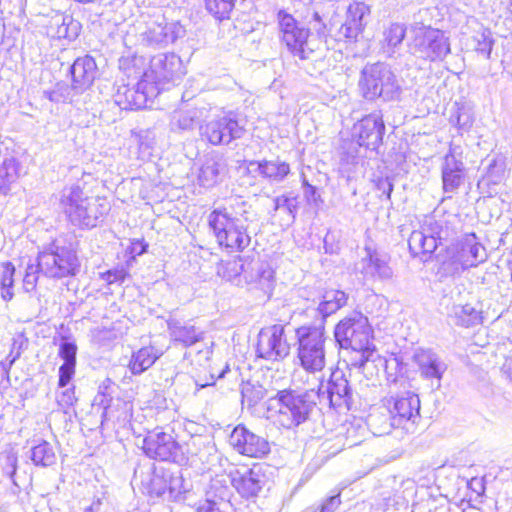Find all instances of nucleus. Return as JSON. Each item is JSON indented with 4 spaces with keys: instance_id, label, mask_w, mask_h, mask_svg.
<instances>
[{
    "instance_id": "f257e3e1",
    "label": "nucleus",
    "mask_w": 512,
    "mask_h": 512,
    "mask_svg": "<svg viewBox=\"0 0 512 512\" xmlns=\"http://www.w3.org/2000/svg\"><path fill=\"white\" fill-rule=\"evenodd\" d=\"M239 209L229 211L227 207L212 210L208 216V224L218 244L229 252L243 251L250 245L251 237L244 222L249 221L247 204L239 202Z\"/></svg>"
},
{
    "instance_id": "f03ea898",
    "label": "nucleus",
    "mask_w": 512,
    "mask_h": 512,
    "mask_svg": "<svg viewBox=\"0 0 512 512\" xmlns=\"http://www.w3.org/2000/svg\"><path fill=\"white\" fill-rule=\"evenodd\" d=\"M60 207L69 221L80 228L96 227L99 220L109 211L105 199L89 197L75 185L63 188L60 194Z\"/></svg>"
},
{
    "instance_id": "7ed1b4c3",
    "label": "nucleus",
    "mask_w": 512,
    "mask_h": 512,
    "mask_svg": "<svg viewBox=\"0 0 512 512\" xmlns=\"http://www.w3.org/2000/svg\"><path fill=\"white\" fill-rule=\"evenodd\" d=\"M297 339V359L303 371L295 370L293 373V382L301 374L316 375L320 373L326 365V335L324 327L301 326L296 329Z\"/></svg>"
},
{
    "instance_id": "20e7f679",
    "label": "nucleus",
    "mask_w": 512,
    "mask_h": 512,
    "mask_svg": "<svg viewBox=\"0 0 512 512\" xmlns=\"http://www.w3.org/2000/svg\"><path fill=\"white\" fill-rule=\"evenodd\" d=\"M359 89L366 100L381 98L392 101L400 95V85L392 70L384 63L367 64L361 71Z\"/></svg>"
},
{
    "instance_id": "39448f33",
    "label": "nucleus",
    "mask_w": 512,
    "mask_h": 512,
    "mask_svg": "<svg viewBox=\"0 0 512 512\" xmlns=\"http://www.w3.org/2000/svg\"><path fill=\"white\" fill-rule=\"evenodd\" d=\"M278 411L275 422L281 427L292 429L306 422L316 405L317 394L314 389L303 393L282 390L277 393Z\"/></svg>"
},
{
    "instance_id": "423d86ee",
    "label": "nucleus",
    "mask_w": 512,
    "mask_h": 512,
    "mask_svg": "<svg viewBox=\"0 0 512 512\" xmlns=\"http://www.w3.org/2000/svg\"><path fill=\"white\" fill-rule=\"evenodd\" d=\"M277 19L281 44L294 57L301 60L309 59L314 52L308 41L310 30L285 11H279Z\"/></svg>"
},
{
    "instance_id": "0eeeda50",
    "label": "nucleus",
    "mask_w": 512,
    "mask_h": 512,
    "mask_svg": "<svg viewBox=\"0 0 512 512\" xmlns=\"http://www.w3.org/2000/svg\"><path fill=\"white\" fill-rule=\"evenodd\" d=\"M336 342L344 349H364L372 345V329L368 318L361 313L341 320L335 327Z\"/></svg>"
},
{
    "instance_id": "6e6552de",
    "label": "nucleus",
    "mask_w": 512,
    "mask_h": 512,
    "mask_svg": "<svg viewBox=\"0 0 512 512\" xmlns=\"http://www.w3.org/2000/svg\"><path fill=\"white\" fill-rule=\"evenodd\" d=\"M411 45L413 53L429 61H441L450 52V42L445 32L431 28L420 27L415 29Z\"/></svg>"
},
{
    "instance_id": "1a4fd4ad",
    "label": "nucleus",
    "mask_w": 512,
    "mask_h": 512,
    "mask_svg": "<svg viewBox=\"0 0 512 512\" xmlns=\"http://www.w3.org/2000/svg\"><path fill=\"white\" fill-rule=\"evenodd\" d=\"M37 264L43 275L58 279L76 275L79 268L76 253L66 247H56L40 252Z\"/></svg>"
},
{
    "instance_id": "9d476101",
    "label": "nucleus",
    "mask_w": 512,
    "mask_h": 512,
    "mask_svg": "<svg viewBox=\"0 0 512 512\" xmlns=\"http://www.w3.org/2000/svg\"><path fill=\"white\" fill-rule=\"evenodd\" d=\"M201 135L212 145H228L245 134L244 123L229 112L218 116L201 126Z\"/></svg>"
},
{
    "instance_id": "9b49d317",
    "label": "nucleus",
    "mask_w": 512,
    "mask_h": 512,
    "mask_svg": "<svg viewBox=\"0 0 512 512\" xmlns=\"http://www.w3.org/2000/svg\"><path fill=\"white\" fill-rule=\"evenodd\" d=\"M317 399L325 402L333 408H345L349 410L352 405V388L345 374L341 370L333 371L326 384L320 382L318 390L315 391Z\"/></svg>"
},
{
    "instance_id": "f8f14e48",
    "label": "nucleus",
    "mask_w": 512,
    "mask_h": 512,
    "mask_svg": "<svg viewBox=\"0 0 512 512\" xmlns=\"http://www.w3.org/2000/svg\"><path fill=\"white\" fill-rule=\"evenodd\" d=\"M256 352L258 357L270 361L285 359L290 353V344L286 338L285 327L275 324L262 328L258 334Z\"/></svg>"
},
{
    "instance_id": "ddd939ff",
    "label": "nucleus",
    "mask_w": 512,
    "mask_h": 512,
    "mask_svg": "<svg viewBox=\"0 0 512 512\" xmlns=\"http://www.w3.org/2000/svg\"><path fill=\"white\" fill-rule=\"evenodd\" d=\"M229 445L238 454L251 458H263L271 451L270 443L265 437L243 424L234 427L229 436Z\"/></svg>"
},
{
    "instance_id": "4468645a",
    "label": "nucleus",
    "mask_w": 512,
    "mask_h": 512,
    "mask_svg": "<svg viewBox=\"0 0 512 512\" xmlns=\"http://www.w3.org/2000/svg\"><path fill=\"white\" fill-rule=\"evenodd\" d=\"M181 60L175 54H158L152 57L149 69L143 74L148 84L159 88L165 83L174 82L181 75Z\"/></svg>"
},
{
    "instance_id": "2eb2a0df",
    "label": "nucleus",
    "mask_w": 512,
    "mask_h": 512,
    "mask_svg": "<svg viewBox=\"0 0 512 512\" xmlns=\"http://www.w3.org/2000/svg\"><path fill=\"white\" fill-rule=\"evenodd\" d=\"M159 94V88L148 84L142 76L141 80L134 86L122 85L117 88L114 95L115 103L125 110H138L145 108L148 100Z\"/></svg>"
},
{
    "instance_id": "dca6fc26",
    "label": "nucleus",
    "mask_w": 512,
    "mask_h": 512,
    "mask_svg": "<svg viewBox=\"0 0 512 512\" xmlns=\"http://www.w3.org/2000/svg\"><path fill=\"white\" fill-rule=\"evenodd\" d=\"M142 449L149 458L161 461H176L180 453V446L173 435L159 429L148 432Z\"/></svg>"
},
{
    "instance_id": "f3484780",
    "label": "nucleus",
    "mask_w": 512,
    "mask_h": 512,
    "mask_svg": "<svg viewBox=\"0 0 512 512\" xmlns=\"http://www.w3.org/2000/svg\"><path fill=\"white\" fill-rule=\"evenodd\" d=\"M183 34L184 28L179 23L150 21L139 31L138 42L144 46H164Z\"/></svg>"
},
{
    "instance_id": "a211bd4d",
    "label": "nucleus",
    "mask_w": 512,
    "mask_h": 512,
    "mask_svg": "<svg viewBox=\"0 0 512 512\" xmlns=\"http://www.w3.org/2000/svg\"><path fill=\"white\" fill-rule=\"evenodd\" d=\"M385 125L379 113H371L354 124L352 137L358 146H364L371 151L376 150L382 142Z\"/></svg>"
},
{
    "instance_id": "6ab92c4d",
    "label": "nucleus",
    "mask_w": 512,
    "mask_h": 512,
    "mask_svg": "<svg viewBox=\"0 0 512 512\" xmlns=\"http://www.w3.org/2000/svg\"><path fill=\"white\" fill-rule=\"evenodd\" d=\"M144 487L150 497L175 500L182 493V478L165 469H154Z\"/></svg>"
},
{
    "instance_id": "aec40b11",
    "label": "nucleus",
    "mask_w": 512,
    "mask_h": 512,
    "mask_svg": "<svg viewBox=\"0 0 512 512\" xmlns=\"http://www.w3.org/2000/svg\"><path fill=\"white\" fill-rule=\"evenodd\" d=\"M452 259L465 270L483 263L487 259L485 247L474 233L466 234L453 248Z\"/></svg>"
},
{
    "instance_id": "412c9836",
    "label": "nucleus",
    "mask_w": 512,
    "mask_h": 512,
    "mask_svg": "<svg viewBox=\"0 0 512 512\" xmlns=\"http://www.w3.org/2000/svg\"><path fill=\"white\" fill-rule=\"evenodd\" d=\"M370 6L361 1L350 3L346 9L345 20L338 30L341 38L356 41L365 29V17L370 14Z\"/></svg>"
},
{
    "instance_id": "4be33fe9",
    "label": "nucleus",
    "mask_w": 512,
    "mask_h": 512,
    "mask_svg": "<svg viewBox=\"0 0 512 512\" xmlns=\"http://www.w3.org/2000/svg\"><path fill=\"white\" fill-rule=\"evenodd\" d=\"M390 414L393 415L397 426L402 425L404 421H415L419 416L420 400L418 395L407 391L400 396H391L386 400Z\"/></svg>"
},
{
    "instance_id": "5701e85b",
    "label": "nucleus",
    "mask_w": 512,
    "mask_h": 512,
    "mask_svg": "<svg viewBox=\"0 0 512 512\" xmlns=\"http://www.w3.org/2000/svg\"><path fill=\"white\" fill-rule=\"evenodd\" d=\"M464 169L461 153H457L456 147L450 146L442 164V183L445 193H453L460 187L464 179Z\"/></svg>"
},
{
    "instance_id": "b1692460",
    "label": "nucleus",
    "mask_w": 512,
    "mask_h": 512,
    "mask_svg": "<svg viewBox=\"0 0 512 512\" xmlns=\"http://www.w3.org/2000/svg\"><path fill=\"white\" fill-rule=\"evenodd\" d=\"M264 482V475L261 473V469L257 467L244 469L243 471L236 470L231 473L232 486L246 499L257 497Z\"/></svg>"
},
{
    "instance_id": "393cba45",
    "label": "nucleus",
    "mask_w": 512,
    "mask_h": 512,
    "mask_svg": "<svg viewBox=\"0 0 512 512\" xmlns=\"http://www.w3.org/2000/svg\"><path fill=\"white\" fill-rule=\"evenodd\" d=\"M414 359L421 377L436 380V388H439L443 374L447 370V365L441 357L430 349H420L415 353Z\"/></svg>"
},
{
    "instance_id": "a878e982",
    "label": "nucleus",
    "mask_w": 512,
    "mask_h": 512,
    "mask_svg": "<svg viewBox=\"0 0 512 512\" xmlns=\"http://www.w3.org/2000/svg\"><path fill=\"white\" fill-rule=\"evenodd\" d=\"M96 70L95 60L91 56L77 58L70 67L72 90L79 94L88 89L95 79Z\"/></svg>"
},
{
    "instance_id": "bb28decb",
    "label": "nucleus",
    "mask_w": 512,
    "mask_h": 512,
    "mask_svg": "<svg viewBox=\"0 0 512 512\" xmlns=\"http://www.w3.org/2000/svg\"><path fill=\"white\" fill-rule=\"evenodd\" d=\"M45 29L50 38L73 41L79 36L81 24L71 15L58 13L48 20Z\"/></svg>"
},
{
    "instance_id": "cd10ccee",
    "label": "nucleus",
    "mask_w": 512,
    "mask_h": 512,
    "mask_svg": "<svg viewBox=\"0 0 512 512\" xmlns=\"http://www.w3.org/2000/svg\"><path fill=\"white\" fill-rule=\"evenodd\" d=\"M167 329L171 340L180 343L184 347H191L202 341L204 337L203 331L188 322H183L176 318H169L167 320Z\"/></svg>"
},
{
    "instance_id": "c85d7f7f",
    "label": "nucleus",
    "mask_w": 512,
    "mask_h": 512,
    "mask_svg": "<svg viewBox=\"0 0 512 512\" xmlns=\"http://www.w3.org/2000/svg\"><path fill=\"white\" fill-rule=\"evenodd\" d=\"M253 166H256L255 171L259 175L276 183L282 182L290 173V165L279 158L250 162V167Z\"/></svg>"
},
{
    "instance_id": "c756f323",
    "label": "nucleus",
    "mask_w": 512,
    "mask_h": 512,
    "mask_svg": "<svg viewBox=\"0 0 512 512\" xmlns=\"http://www.w3.org/2000/svg\"><path fill=\"white\" fill-rule=\"evenodd\" d=\"M298 210V197L292 194H282L273 198L272 217H280L281 225L290 226L294 223Z\"/></svg>"
},
{
    "instance_id": "7c9ffc66",
    "label": "nucleus",
    "mask_w": 512,
    "mask_h": 512,
    "mask_svg": "<svg viewBox=\"0 0 512 512\" xmlns=\"http://www.w3.org/2000/svg\"><path fill=\"white\" fill-rule=\"evenodd\" d=\"M162 355L163 350L154 346L142 347L132 354L128 367L132 374L140 375L148 370Z\"/></svg>"
},
{
    "instance_id": "2f4dec72",
    "label": "nucleus",
    "mask_w": 512,
    "mask_h": 512,
    "mask_svg": "<svg viewBox=\"0 0 512 512\" xmlns=\"http://www.w3.org/2000/svg\"><path fill=\"white\" fill-rule=\"evenodd\" d=\"M366 251L367 256L363 259L365 273L372 278L377 277L381 280L390 279L393 275V271L388 265L385 256L375 250L366 249Z\"/></svg>"
},
{
    "instance_id": "473e14b6",
    "label": "nucleus",
    "mask_w": 512,
    "mask_h": 512,
    "mask_svg": "<svg viewBox=\"0 0 512 512\" xmlns=\"http://www.w3.org/2000/svg\"><path fill=\"white\" fill-rule=\"evenodd\" d=\"M347 294L342 290L327 289L322 295V301L319 303L318 311L323 318L335 313L346 305Z\"/></svg>"
},
{
    "instance_id": "72a5a7b5",
    "label": "nucleus",
    "mask_w": 512,
    "mask_h": 512,
    "mask_svg": "<svg viewBox=\"0 0 512 512\" xmlns=\"http://www.w3.org/2000/svg\"><path fill=\"white\" fill-rule=\"evenodd\" d=\"M410 252L414 256L432 254L437 248V241L429 237L424 230H414L408 239Z\"/></svg>"
},
{
    "instance_id": "f704fd0d",
    "label": "nucleus",
    "mask_w": 512,
    "mask_h": 512,
    "mask_svg": "<svg viewBox=\"0 0 512 512\" xmlns=\"http://www.w3.org/2000/svg\"><path fill=\"white\" fill-rule=\"evenodd\" d=\"M202 113L198 108L180 109L173 113L171 118V129L188 131L192 130L200 119Z\"/></svg>"
},
{
    "instance_id": "c9c22d12",
    "label": "nucleus",
    "mask_w": 512,
    "mask_h": 512,
    "mask_svg": "<svg viewBox=\"0 0 512 512\" xmlns=\"http://www.w3.org/2000/svg\"><path fill=\"white\" fill-rule=\"evenodd\" d=\"M368 425L375 436L388 435L394 427H398L389 409L386 412H374L369 415Z\"/></svg>"
},
{
    "instance_id": "e433bc0d",
    "label": "nucleus",
    "mask_w": 512,
    "mask_h": 512,
    "mask_svg": "<svg viewBox=\"0 0 512 512\" xmlns=\"http://www.w3.org/2000/svg\"><path fill=\"white\" fill-rule=\"evenodd\" d=\"M131 138L138 148V158L149 160L156 144V136L152 130L145 129L138 132H132Z\"/></svg>"
},
{
    "instance_id": "4c0bfd02",
    "label": "nucleus",
    "mask_w": 512,
    "mask_h": 512,
    "mask_svg": "<svg viewBox=\"0 0 512 512\" xmlns=\"http://www.w3.org/2000/svg\"><path fill=\"white\" fill-rule=\"evenodd\" d=\"M406 35V26L402 23H391L383 31L382 47L385 52L392 54L402 44Z\"/></svg>"
},
{
    "instance_id": "58836bf2",
    "label": "nucleus",
    "mask_w": 512,
    "mask_h": 512,
    "mask_svg": "<svg viewBox=\"0 0 512 512\" xmlns=\"http://www.w3.org/2000/svg\"><path fill=\"white\" fill-rule=\"evenodd\" d=\"M506 178V161L502 156L491 159L485 169L482 182L488 186H498Z\"/></svg>"
},
{
    "instance_id": "ea45409f",
    "label": "nucleus",
    "mask_w": 512,
    "mask_h": 512,
    "mask_svg": "<svg viewBox=\"0 0 512 512\" xmlns=\"http://www.w3.org/2000/svg\"><path fill=\"white\" fill-rule=\"evenodd\" d=\"M452 317L455 324L470 327L481 323V312L478 311L471 304L455 305L452 308Z\"/></svg>"
},
{
    "instance_id": "a19ab883",
    "label": "nucleus",
    "mask_w": 512,
    "mask_h": 512,
    "mask_svg": "<svg viewBox=\"0 0 512 512\" xmlns=\"http://www.w3.org/2000/svg\"><path fill=\"white\" fill-rule=\"evenodd\" d=\"M402 491H396L393 495L383 497V507L388 509L390 507L399 508L407 505L409 497L415 493V484L412 480H403L401 482Z\"/></svg>"
},
{
    "instance_id": "79ce46f5",
    "label": "nucleus",
    "mask_w": 512,
    "mask_h": 512,
    "mask_svg": "<svg viewBox=\"0 0 512 512\" xmlns=\"http://www.w3.org/2000/svg\"><path fill=\"white\" fill-rule=\"evenodd\" d=\"M30 459L36 466L49 467L55 464L56 454L52 445L47 441H42L30 450Z\"/></svg>"
},
{
    "instance_id": "37998d69",
    "label": "nucleus",
    "mask_w": 512,
    "mask_h": 512,
    "mask_svg": "<svg viewBox=\"0 0 512 512\" xmlns=\"http://www.w3.org/2000/svg\"><path fill=\"white\" fill-rule=\"evenodd\" d=\"M266 389L259 383L250 381L242 383L241 395L242 403L247 404L248 407L257 405L266 396Z\"/></svg>"
},
{
    "instance_id": "c03bdc74",
    "label": "nucleus",
    "mask_w": 512,
    "mask_h": 512,
    "mask_svg": "<svg viewBox=\"0 0 512 512\" xmlns=\"http://www.w3.org/2000/svg\"><path fill=\"white\" fill-rule=\"evenodd\" d=\"M235 0H204L207 11L218 20L228 19Z\"/></svg>"
},
{
    "instance_id": "a18cd8bd",
    "label": "nucleus",
    "mask_w": 512,
    "mask_h": 512,
    "mask_svg": "<svg viewBox=\"0 0 512 512\" xmlns=\"http://www.w3.org/2000/svg\"><path fill=\"white\" fill-rule=\"evenodd\" d=\"M343 152L341 156V160L346 162L347 164H356L360 159L365 156V152L368 149H365L364 146H358L354 137L344 142L342 146Z\"/></svg>"
},
{
    "instance_id": "49530a36",
    "label": "nucleus",
    "mask_w": 512,
    "mask_h": 512,
    "mask_svg": "<svg viewBox=\"0 0 512 512\" xmlns=\"http://www.w3.org/2000/svg\"><path fill=\"white\" fill-rule=\"evenodd\" d=\"M219 164L214 160H209L203 164L198 175L199 184L203 187H212L218 181Z\"/></svg>"
},
{
    "instance_id": "de8ad7c7",
    "label": "nucleus",
    "mask_w": 512,
    "mask_h": 512,
    "mask_svg": "<svg viewBox=\"0 0 512 512\" xmlns=\"http://www.w3.org/2000/svg\"><path fill=\"white\" fill-rule=\"evenodd\" d=\"M25 344L26 340L22 336L13 338L9 354L6 356L5 360L0 361V368L4 374H9L11 367L21 356Z\"/></svg>"
},
{
    "instance_id": "09e8293b",
    "label": "nucleus",
    "mask_w": 512,
    "mask_h": 512,
    "mask_svg": "<svg viewBox=\"0 0 512 512\" xmlns=\"http://www.w3.org/2000/svg\"><path fill=\"white\" fill-rule=\"evenodd\" d=\"M474 39L477 42V45L475 46L476 51L484 54L486 58L489 59L494 44L491 31L489 29H483L481 32L476 34Z\"/></svg>"
},
{
    "instance_id": "8fccbe9b",
    "label": "nucleus",
    "mask_w": 512,
    "mask_h": 512,
    "mask_svg": "<svg viewBox=\"0 0 512 512\" xmlns=\"http://www.w3.org/2000/svg\"><path fill=\"white\" fill-rule=\"evenodd\" d=\"M253 270L256 271V275L250 276L251 282H257L262 287L268 285L273 279V270L265 263L255 262L253 264Z\"/></svg>"
},
{
    "instance_id": "3c124183",
    "label": "nucleus",
    "mask_w": 512,
    "mask_h": 512,
    "mask_svg": "<svg viewBox=\"0 0 512 512\" xmlns=\"http://www.w3.org/2000/svg\"><path fill=\"white\" fill-rule=\"evenodd\" d=\"M423 230L427 231L428 236L433 237L437 242L448 237V231L444 229L442 222L435 220L433 217L426 220Z\"/></svg>"
},
{
    "instance_id": "603ef678",
    "label": "nucleus",
    "mask_w": 512,
    "mask_h": 512,
    "mask_svg": "<svg viewBox=\"0 0 512 512\" xmlns=\"http://www.w3.org/2000/svg\"><path fill=\"white\" fill-rule=\"evenodd\" d=\"M39 273H41V271L38 268V264H30L27 266L26 273L23 279V289L26 292H31L35 290Z\"/></svg>"
},
{
    "instance_id": "864d4df0",
    "label": "nucleus",
    "mask_w": 512,
    "mask_h": 512,
    "mask_svg": "<svg viewBox=\"0 0 512 512\" xmlns=\"http://www.w3.org/2000/svg\"><path fill=\"white\" fill-rule=\"evenodd\" d=\"M77 346L72 342H63L59 348V356L63 363L76 364Z\"/></svg>"
},
{
    "instance_id": "5fc2aeb1",
    "label": "nucleus",
    "mask_w": 512,
    "mask_h": 512,
    "mask_svg": "<svg viewBox=\"0 0 512 512\" xmlns=\"http://www.w3.org/2000/svg\"><path fill=\"white\" fill-rule=\"evenodd\" d=\"M15 266L9 262H0V286H9L14 284Z\"/></svg>"
},
{
    "instance_id": "6e6d98bb",
    "label": "nucleus",
    "mask_w": 512,
    "mask_h": 512,
    "mask_svg": "<svg viewBox=\"0 0 512 512\" xmlns=\"http://www.w3.org/2000/svg\"><path fill=\"white\" fill-rule=\"evenodd\" d=\"M355 352V357L351 358V366L362 368L369 361L374 349L372 345L364 349H352Z\"/></svg>"
},
{
    "instance_id": "4d7b16f0",
    "label": "nucleus",
    "mask_w": 512,
    "mask_h": 512,
    "mask_svg": "<svg viewBox=\"0 0 512 512\" xmlns=\"http://www.w3.org/2000/svg\"><path fill=\"white\" fill-rule=\"evenodd\" d=\"M76 364L63 363L59 368V387H65L75 373Z\"/></svg>"
},
{
    "instance_id": "13d9d810",
    "label": "nucleus",
    "mask_w": 512,
    "mask_h": 512,
    "mask_svg": "<svg viewBox=\"0 0 512 512\" xmlns=\"http://www.w3.org/2000/svg\"><path fill=\"white\" fill-rule=\"evenodd\" d=\"M75 402L76 397L74 388H67L57 397V403L63 409L70 408Z\"/></svg>"
},
{
    "instance_id": "bf43d9fd",
    "label": "nucleus",
    "mask_w": 512,
    "mask_h": 512,
    "mask_svg": "<svg viewBox=\"0 0 512 512\" xmlns=\"http://www.w3.org/2000/svg\"><path fill=\"white\" fill-rule=\"evenodd\" d=\"M473 124V118L470 112L459 110L456 117V125L460 130L468 131Z\"/></svg>"
},
{
    "instance_id": "052dcab7",
    "label": "nucleus",
    "mask_w": 512,
    "mask_h": 512,
    "mask_svg": "<svg viewBox=\"0 0 512 512\" xmlns=\"http://www.w3.org/2000/svg\"><path fill=\"white\" fill-rule=\"evenodd\" d=\"M213 345L214 343L211 342L210 345H205L202 349H199L195 355V360L196 362L201 365V366H204L206 365L210 359H211V356H212V353H213Z\"/></svg>"
},
{
    "instance_id": "680f3d73",
    "label": "nucleus",
    "mask_w": 512,
    "mask_h": 512,
    "mask_svg": "<svg viewBox=\"0 0 512 512\" xmlns=\"http://www.w3.org/2000/svg\"><path fill=\"white\" fill-rule=\"evenodd\" d=\"M127 276V272L121 269L110 270L103 274V279L107 281L109 284H113L115 282H123Z\"/></svg>"
},
{
    "instance_id": "e2e57ef3",
    "label": "nucleus",
    "mask_w": 512,
    "mask_h": 512,
    "mask_svg": "<svg viewBox=\"0 0 512 512\" xmlns=\"http://www.w3.org/2000/svg\"><path fill=\"white\" fill-rule=\"evenodd\" d=\"M304 196L308 203L317 205L320 200V195L314 186L310 185L306 179L303 180Z\"/></svg>"
},
{
    "instance_id": "0e129e2a",
    "label": "nucleus",
    "mask_w": 512,
    "mask_h": 512,
    "mask_svg": "<svg viewBox=\"0 0 512 512\" xmlns=\"http://www.w3.org/2000/svg\"><path fill=\"white\" fill-rule=\"evenodd\" d=\"M14 181V175L5 166H0V192H6L9 184Z\"/></svg>"
},
{
    "instance_id": "69168bd1",
    "label": "nucleus",
    "mask_w": 512,
    "mask_h": 512,
    "mask_svg": "<svg viewBox=\"0 0 512 512\" xmlns=\"http://www.w3.org/2000/svg\"><path fill=\"white\" fill-rule=\"evenodd\" d=\"M340 503L339 495L331 496L321 505L320 512H334L339 507Z\"/></svg>"
},
{
    "instance_id": "338daca9",
    "label": "nucleus",
    "mask_w": 512,
    "mask_h": 512,
    "mask_svg": "<svg viewBox=\"0 0 512 512\" xmlns=\"http://www.w3.org/2000/svg\"><path fill=\"white\" fill-rule=\"evenodd\" d=\"M16 462L17 458L14 455L7 457V463L9 465V468H6V473L7 475H9L13 483L18 486L16 480L14 479V475L16 473Z\"/></svg>"
},
{
    "instance_id": "774afa93",
    "label": "nucleus",
    "mask_w": 512,
    "mask_h": 512,
    "mask_svg": "<svg viewBox=\"0 0 512 512\" xmlns=\"http://www.w3.org/2000/svg\"><path fill=\"white\" fill-rule=\"evenodd\" d=\"M502 372L512 382V355L506 358L502 366Z\"/></svg>"
}]
</instances>
